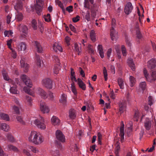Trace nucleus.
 Returning a JSON list of instances; mask_svg holds the SVG:
<instances>
[{
    "mask_svg": "<svg viewBox=\"0 0 156 156\" xmlns=\"http://www.w3.org/2000/svg\"><path fill=\"white\" fill-rule=\"evenodd\" d=\"M16 118L17 120L20 122L21 123H24V122L23 121V119L21 116H20V115H17V116L16 117Z\"/></svg>",
    "mask_w": 156,
    "mask_h": 156,
    "instance_id": "nucleus-58",
    "label": "nucleus"
},
{
    "mask_svg": "<svg viewBox=\"0 0 156 156\" xmlns=\"http://www.w3.org/2000/svg\"><path fill=\"white\" fill-rule=\"evenodd\" d=\"M35 48L38 52H42L43 48L41 45L38 41H35Z\"/></svg>",
    "mask_w": 156,
    "mask_h": 156,
    "instance_id": "nucleus-18",
    "label": "nucleus"
},
{
    "mask_svg": "<svg viewBox=\"0 0 156 156\" xmlns=\"http://www.w3.org/2000/svg\"><path fill=\"white\" fill-rule=\"evenodd\" d=\"M90 37L91 40L93 42H95L96 41V34L94 30H92L91 31L90 33Z\"/></svg>",
    "mask_w": 156,
    "mask_h": 156,
    "instance_id": "nucleus-32",
    "label": "nucleus"
},
{
    "mask_svg": "<svg viewBox=\"0 0 156 156\" xmlns=\"http://www.w3.org/2000/svg\"><path fill=\"white\" fill-rule=\"evenodd\" d=\"M60 101L62 103L63 105H66L67 102V95L65 94H62L61 98L60 99Z\"/></svg>",
    "mask_w": 156,
    "mask_h": 156,
    "instance_id": "nucleus-24",
    "label": "nucleus"
},
{
    "mask_svg": "<svg viewBox=\"0 0 156 156\" xmlns=\"http://www.w3.org/2000/svg\"><path fill=\"white\" fill-rule=\"evenodd\" d=\"M112 52V48H109L107 52V56L108 58V59L110 58V57L111 55V54Z\"/></svg>",
    "mask_w": 156,
    "mask_h": 156,
    "instance_id": "nucleus-62",
    "label": "nucleus"
},
{
    "mask_svg": "<svg viewBox=\"0 0 156 156\" xmlns=\"http://www.w3.org/2000/svg\"><path fill=\"white\" fill-rule=\"evenodd\" d=\"M103 73L105 80L107 81L108 79V73H107V70L105 67H104Z\"/></svg>",
    "mask_w": 156,
    "mask_h": 156,
    "instance_id": "nucleus-44",
    "label": "nucleus"
},
{
    "mask_svg": "<svg viewBox=\"0 0 156 156\" xmlns=\"http://www.w3.org/2000/svg\"><path fill=\"white\" fill-rule=\"evenodd\" d=\"M45 21L47 22H50L51 20L50 15V13H48L47 15H45L44 17Z\"/></svg>",
    "mask_w": 156,
    "mask_h": 156,
    "instance_id": "nucleus-49",
    "label": "nucleus"
},
{
    "mask_svg": "<svg viewBox=\"0 0 156 156\" xmlns=\"http://www.w3.org/2000/svg\"><path fill=\"white\" fill-rule=\"evenodd\" d=\"M42 84L45 87L49 89H52L53 85L52 80L48 78L42 80Z\"/></svg>",
    "mask_w": 156,
    "mask_h": 156,
    "instance_id": "nucleus-4",
    "label": "nucleus"
},
{
    "mask_svg": "<svg viewBox=\"0 0 156 156\" xmlns=\"http://www.w3.org/2000/svg\"><path fill=\"white\" fill-rule=\"evenodd\" d=\"M127 63L132 70H134L135 69V66L133 58H128L127 60Z\"/></svg>",
    "mask_w": 156,
    "mask_h": 156,
    "instance_id": "nucleus-21",
    "label": "nucleus"
},
{
    "mask_svg": "<svg viewBox=\"0 0 156 156\" xmlns=\"http://www.w3.org/2000/svg\"><path fill=\"white\" fill-rule=\"evenodd\" d=\"M91 16L92 17H95L96 15V11L94 10V8H92L91 9Z\"/></svg>",
    "mask_w": 156,
    "mask_h": 156,
    "instance_id": "nucleus-60",
    "label": "nucleus"
},
{
    "mask_svg": "<svg viewBox=\"0 0 156 156\" xmlns=\"http://www.w3.org/2000/svg\"><path fill=\"white\" fill-rule=\"evenodd\" d=\"M81 44H78L77 43H75L74 44V49L75 51L78 52V55H80V53L81 52Z\"/></svg>",
    "mask_w": 156,
    "mask_h": 156,
    "instance_id": "nucleus-29",
    "label": "nucleus"
},
{
    "mask_svg": "<svg viewBox=\"0 0 156 156\" xmlns=\"http://www.w3.org/2000/svg\"><path fill=\"white\" fill-rule=\"evenodd\" d=\"M13 109L16 114H20V111L18 107L16 106V105H14L13 106Z\"/></svg>",
    "mask_w": 156,
    "mask_h": 156,
    "instance_id": "nucleus-52",
    "label": "nucleus"
},
{
    "mask_svg": "<svg viewBox=\"0 0 156 156\" xmlns=\"http://www.w3.org/2000/svg\"><path fill=\"white\" fill-rule=\"evenodd\" d=\"M52 123L54 125H57L59 124L60 121L57 117L55 116H53L51 119Z\"/></svg>",
    "mask_w": 156,
    "mask_h": 156,
    "instance_id": "nucleus-22",
    "label": "nucleus"
},
{
    "mask_svg": "<svg viewBox=\"0 0 156 156\" xmlns=\"http://www.w3.org/2000/svg\"><path fill=\"white\" fill-rule=\"evenodd\" d=\"M87 48L89 52L92 54L94 53V48L92 45H91V44H88V45Z\"/></svg>",
    "mask_w": 156,
    "mask_h": 156,
    "instance_id": "nucleus-51",
    "label": "nucleus"
},
{
    "mask_svg": "<svg viewBox=\"0 0 156 156\" xmlns=\"http://www.w3.org/2000/svg\"><path fill=\"white\" fill-rule=\"evenodd\" d=\"M136 34L137 38H139V39H140V38H142V34L138 29L136 30Z\"/></svg>",
    "mask_w": 156,
    "mask_h": 156,
    "instance_id": "nucleus-57",
    "label": "nucleus"
},
{
    "mask_svg": "<svg viewBox=\"0 0 156 156\" xmlns=\"http://www.w3.org/2000/svg\"><path fill=\"white\" fill-rule=\"evenodd\" d=\"M130 86L131 87H133L135 83V77L132 76H130L129 78Z\"/></svg>",
    "mask_w": 156,
    "mask_h": 156,
    "instance_id": "nucleus-36",
    "label": "nucleus"
},
{
    "mask_svg": "<svg viewBox=\"0 0 156 156\" xmlns=\"http://www.w3.org/2000/svg\"><path fill=\"white\" fill-rule=\"evenodd\" d=\"M7 149L9 150H12L14 152H18L19 151L18 148L12 144H9L7 146Z\"/></svg>",
    "mask_w": 156,
    "mask_h": 156,
    "instance_id": "nucleus-28",
    "label": "nucleus"
},
{
    "mask_svg": "<svg viewBox=\"0 0 156 156\" xmlns=\"http://www.w3.org/2000/svg\"><path fill=\"white\" fill-rule=\"evenodd\" d=\"M69 116L71 119H75L76 116V113L74 109H71L69 110Z\"/></svg>",
    "mask_w": 156,
    "mask_h": 156,
    "instance_id": "nucleus-17",
    "label": "nucleus"
},
{
    "mask_svg": "<svg viewBox=\"0 0 156 156\" xmlns=\"http://www.w3.org/2000/svg\"><path fill=\"white\" fill-rule=\"evenodd\" d=\"M84 7L87 8L88 9H90V3L89 0H84Z\"/></svg>",
    "mask_w": 156,
    "mask_h": 156,
    "instance_id": "nucleus-46",
    "label": "nucleus"
},
{
    "mask_svg": "<svg viewBox=\"0 0 156 156\" xmlns=\"http://www.w3.org/2000/svg\"><path fill=\"white\" fill-rule=\"evenodd\" d=\"M34 123L38 128L41 129H44L46 128V125L44 123V120L43 117H41L39 119H35Z\"/></svg>",
    "mask_w": 156,
    "mask_h": 156,
    "instance_id": "nucleus-3",
    "label": "nucleus"
},
{
    "mask_svg": "<svg viewBox=\"0 0 156 156\" xmlns=\"http://www.w3.org/2000/svg\"><path fill=\"white\" fill-rule=\"evenodd\" d=\"M40 108L41 111L43 113H48L49 110V108L44 102H40Z\"/></svg>",
    "mask_w": 156,
    "mask_h": 156,
    "instance_id": "nucleus-8",
    "label": "nucleus"
},
{
    "mask_svg": "<svg viewBox=\"0 0 156 156\" xmlns=\"http://www.w3.org/2000/svg\"><path fill=\"white\" fill-rule=\"evenodd\" d=\"M0 128L3 130L8 131L9 129V126L7 123H1L0 124Z\"/></svg>",
    "mask_w": 156,
    "mask_h": 156,
    "instance_id": "nucleus-23",
    "label": "nucleus"
},
{
    "mask_svg": "<svg viewBox=\"0 0 156 156\" xmlns=\"http://www.w3.org/2000/svg\"><path fill=\"white\" fill-rule=\"evenodd\" d=\"M52 58L54 61L57 63V64H60V60L57 56L56 55H53L52 56Z\"/></svg>",
    "mask_w": 156,
    "mask_h": 156,
    "instance_id": "nucleus-54",
    "label": "nucleus"
},
{
    "mask_svg": "<svg viewBox=\"0 0 156 156\" xmlns=\"http://www.w3.org/2000/svg\"><path fill=\"white\" fill-rule=\"evenodd\" d=\"M60 64H58L57 66H55L54 69V72L55 74H58L60 69Z\"/></svg>",
    "mask_w": 156,
    "mask_h": 156,
    "instance_id": "nucleus-41",
    "label": "nucleus"
},
{
    "mask_svg": "<svg viewBox=\"0 0 156 156\" xmlns=\"http://www.w3.org/2000/svg\"><path fill=\"white\" fill-rule=\"evenodd\" d=\"M23 8V4L21 1L17 2L14 5V8L18 12L19 10H21Z\"/></svg>",
    "mask_w": 156,
    "mask_h": 156,
    "instance_id": "nucleus-19",
    "label": "nucleus"
},
{
    "mask_svg": "<svg viewBox=\"0 0 156 156\" xmlns=\"http://www.w3.org/2000/svg\"><path fill=\"white\" fill-rule=\"evenodd\" d=\"M23 14L21 12H17L16 17V20L18 21H20L22 20L23 18Z\"/></svg>",
    "mask_w": 156,
    "mask_h": 156,
    "instance_id": "nucleus-33",
    "label": "nucleus"
},
{
    "mask_svg": "<svg viewBox=\"0 0 156 156\" xmlns=\"http://www.w3.org/2000/svg\"><path fill=\"white\" fill-rule=\"evenodd\" d=\"M116 25V21L115 19L113 18L112 21V28L110 31V35L112 41H116L118 38L117 33L115 30L114 28Z\"/></svg>",
    "mask_w": 156,
    "mask_h": 156,
    "instance_id": "nucleus-2",
    "label": "nucleus"
},
{
    "mask_svg": "<svg viewBox=\"0 0 156 156\" xmlns=\"http://www.w3.org/2000/svg\"><path fill=\"white\" fill-rule=\"evenodd\" d=\"M32 25L33 28L34 29H36L37 28V23L35 20H33L32 21Z\"/></svg>",
    "mask_w": 156,
    "mask_h": 156,
    "instance_id": "nucleus-53",
    "label": "nucleus"
},
{
    "mask_svg": "<svg viewBox=\"0 0 156 156\" xmlns=\"http://www.w3.org/2000/svg\"><path fill=\"white\" fill-rule=\"evenodd\" d=\"M156 80V71L155 70H152L151 73V76L149 81L151 82L152 81H155Z\"/></svg>",
    "mask_w": 156,
    "mask_h": 156,
    "instance_id": "nucleus-26",
    "label": "nucleus"
},
{
    "mask_svg": "<svg viewBox=\"0 0 156 156\" xmlns=\"http://www.w3.org/2000/svg\"><path fill=\"white\" fill-rule=\"evenodd\" d=\"M120 149V147L119 145H117L115 149V154H118L119 151Z\"/></svg>",
    "mask_w": 156,
    "mask_h": 156,
    "instance_id": "nucleus-63",
    "label": "nucleus"
},
{
    "mask_svg": "<svg viewBox=\"0 0 156 156\" xmlns=\"http://www.w3.org/2000/svg\"><path fill=\"white\" fill-rule=\"evenodd\" d=\"M139 119V112L138 111L135 112L133 119L134 121H138Z\"/></svg>",
    "mask_w": 156,
    "mask_h": 156,
    "instance_id": "nucleus-45",
    "label": "nucleus"
},
{
    "mask_svg": "<svg viewBox=\"0 0 156 156\" xmlns=\"http://www.w3.org/2000/svg\"><path fill=\"white\" fill-rule=\"evenodd\" d=\"M71 89L72 91L75 95H76L77 94V90L75 86V83L74 82L71 84Z\"/></svg>",
    "mask_w": 156,
    "mask_h": 156,
    "instance_id": "nucleus-39",
    "label": "nucleus"
},
{
    "mask_svg": "<svg viewBox=\"0 0 156 156\" xmlns=\"http://www.w3.org/2000/svg\"><path fill=\"white\" fill-rule=\"evenodd\" d=\"M35 58L37 65L39 67H40V66H41V63L39 55L36 54Z\"/></svg>",
    "mask_w": 156,
    "mask_h": 156,
    "instance_id": "nucleus-38",
    "label": "nucleus"
},
{
    "mask_svg": "<svg viewBox=\"0 0 156 156\" xmlns=\"http://www.w3.org/2000/svg\"><path fill=\"white\" fill-rule=\"evenodd\" d=\"M126 101H120L119 103V110L121 113H123L124 110H125L126 106Z\"/></svg>",
    "mask_w": 156,
    "mask_h": 156,
    "instance_id": "nucleus-13",
    "label": "nucleus"
},
{
    "mask_svg": "<svg viewBox=\"0 0 156 156\" xmlns=\"http://www.w3.org/2000/svg\"><path fill=\"white\" fill-rule=\"evenodd\" d=\"M118 83L120 89H123L124 88V80L122 78L119 77L118 79Z\"/></svg>",
    "mask_w": 156,
    "mask_h": 156,
    "instance_id": "nucleus-25",
    "label": "nucleus"
},
{
    "mask_svg": "<svg viewBox=\"0 0 156 156\" xmlns=\"http://www.w3.org/2000/svg\"><path fill=\"white\" fill-rule=\"evenodd\" d=\"M144 73L145 77L146 78L147 80L149 81V79H150V77H149L148 79L149 74L148 73L147 71L145 68H144Z\"/></svg>",
    "mask_w": 156,
    "mask_h": 156,
    "instance_id": "nucleus-59",
    "label": "nucleus"
},
{
    "mask_svg": "<svg viewBox=\"0 0 156 156\" xmlns=\"http://www.w3.org/2000/svg\"><path fill=\"white\" fill-rule=\"evenodd\" d=\"M146 84L145 82H143L140 84V87L143 90H145L146 88Z\"/></svg>",
    "mask_w": 156,
    "mask_h": 156,
    "instance_id": "nucleus-50",
    "label": "nucleus"
},
{
    "mask_svg": "<svg viewBox=\"0 0 156 156\" xmlns=\"http://www.w3.org/2000/svg\"><path fill=\"white\" fill-rule=\"evenodd\" d=\"M19 30L23 33H27L28 31V28L25 25H21L19 26Z\"/></svg>",
    "mask_w": 156,
    "mask_h": 156,
    "instance_id": "nucleus-31",
    "label": "nucleus"
},
{
    "mask_svg": "<svg viewBox=\"0 0 156 156\" xmlns=\"http://www.w3.org/2000/svg\"><path fill=\"white\" fill-rule=\"evenodd\" d=\"M37 93L43 99H46L48 97L47 92L43 89L41 88H38L37 89Z\"/></svg>",
    "mask_w": 156,
    "mask_h": 156,
    "instance_id": "nucleus-7",
    "label": "nucleus"
},
{
    "mask_svg": "<svg viewBox=\"0 0 156 156\" xmlns=\"http://www.w3.org/2000/svg\"><path fill=\"white\" fill-rule=\"evenodd\" d=\"M19 83H20L19 80L18 79H17V78H16L15 79L14 81H12V84H13V85H15V86H16V84H19Z\"/></svg>",
    "mask_w": 156,
    "mask_h": 156,
    "instance_id": "nucleus-64",
    "label": "nucleus"
},
{
    "mask_svg": "<svg viewBox=\"0 0 156 156\" xmlns=\"http://www.w3.org/2000/svg\"><path fill=\"white\" fill-rule=\"evenodd\" d=\"M156 66V60L155 59H151L148 62L147 67L149 69H152Z\"/></svg>",
    "mask_w": 156,
    "mask_h": 156,
    "instance_id": "nucleus-11",
    "label": "nucleus"
},
{
    "mask_svg": "<svg viewBox=\"0 0 156 156\" xmlns=\"http://www.w3.org/2000/svg\"><path fill=\"white\" fill-rule=\"evenodd\" d=\"M56 137L59 141L65 142L66 140L65 136L61 130H57L55 132Z\"/></svg>",
    "mask_w": 156,
    "mask_h": 156,
    "instance_id": "nucleus-6",
    "label": "nucleus"
},
{
    "mask_svg": "<svg viewBox=\"0 0 156 156\" xmlns=\"http://www.w3.org/2000/svg\"><path fill=\"white\" fill-rule=\"evenodd\" d=\"M36 131H32L29 137V141H31L35 144Z\"/></svg>",
    "mask_w": 156,
    "mask_h": 156,
    "instance_id": "nucleus-15",
    "label": "nucleus"
},
{
    "mask_svg": "<svg viewBox=\"0 0 156 156\" xmlns=\"http://www.w3.org/2000/svg\"><path fill=\"white\" fill-rule=\"evenodd\" d=\"M121 49L122 54L123 56L126 55V50L124 45H122L121 46Z\"/></svg>",
    "mask_w": 156,
    "mask_h": 156,
    "instance_id": "nucleus-47",
    "label": "nucleus"
},
{
    "mask_svg": "<svg viewBox=\"0 0 156 156\" xmlns=\"http://www.w3.org/2000/svg\"><path fill=\"white\" fill-rule=\"evenodd\" d=\"M52 48L55 52H58V51L60 52H61L62 51V47H61L60 44H58L57 43H55L53 44Z\"/></svg>",
    "mask_w": 156,
    "mask_h": 156,
    "instance_id": "nucleus-16",
    "label": "nucleus"
},
{
    "mask_svg": "<svg viewBox=\"0 0 156 156\" xmlns=\"http://www.w3.org/2000/svg\"><path fill=\"white\" fill-rule=\"evenodd\" d=\"M70 40L71 39L69 37L66 36L65 37V41L68 45H69L70 44Z\"/></svg>",
    "mask_w": 156,
    "mask_h": 156,
    "instance_id": "nucleus-61",
    "label": "nucleus"
},
{
    "mask_svg": "<svg viewBox=\"0 0 156 156\" xmlns=\"http://www.w3.org/2000/svg\"><path fill=\"white\" fill-rule=\"evenodd\" d=\"M154 102V100H153V98L151 96H150L148 98V104L150 106L152 104H153Z\"/></svg>",
    "mask_w": 156,
    "mask_h": 156,
    "instance_id": "nucleus-56",
    "label": "nucleus"
},
{
    "mask_svg": "<svg viewBox=\"0 0 156 156\" xmlns=\"http://www.w3.org/2000/svg\"><path fill=\"white\" fill-rule=\"evenodd\" d=\"M18 48L19 51H25L27 49L26 45L24 42H21L19 45Z\"/></svg>",
    "mask_w": 156,
    "mask_h": 156,
    "instance_id": "nucleus-27",
    "label": "nucleus"
},
{
    "mask_svg": "<svg viewBox=\"0 0 156 156\" xmlns=\"http://www.w3.org/2000/svg\"><path fill=\"white\" fill-rule=\"evenodd\" d=\"M36 2L37 4L35 5V9L37 13L40 15L42 10V0H36Z\"/></svg>",
    "mask_w": 156,
    "mask_h": 156,
    "instance_id": "nucleus-5",
    "label": "nucleus"
},
{
    "mask_svg": "<svg viewBox=\"0 0 156 156\" xmlns=\"http://www.w3.org/2000/svg\"><path fill=\"white\" fill-rule=\"evenodd\" d=\"M124 124L123 122L122 121L121 123V126L120 127V134L121 136V142L123 141L124 139Z\"/></svg>",
    "mask_w": 156,
    "mask_h": 156,
    "instance_id": "nucleus-14",
    "label": "nucleus"
},
{
    "mask_svg": "<svg viewBox=\"0 0 156 156\" xmlns=\"http://www.w3.org/2000/svg\"><path fill=\"white\" fill-rule=\"evenodd\" d=\"M13 87H10V91L11 93L14 94H18V91L16 88V86L13 85Z\"/></svg>",
    "mask_w": 156,
    "mask_h": 156,
    "instance_id": "nucleus-34",
    "label": "nucleus"
},
{
    "mask_svg": "<svg viewBox=\"0 0 156 156\" xmlns=\"http://www.w3.org/2000/svg\"><path fill=\"white\" fill-rule=\"evenodd\" d=\"M21 78L28 87H24V91L30 95H33L34 94L33 92H31L30 88V87H31L32 86V83L30 79L27 77V76L24 74H23L21 76Z\"/></svg>",
    "mask_w": 156,
    "mask_h": 156,
    "instance_id": "nucleus-1",
    "label": "nucleus"
},
{
    "mask_svg": "<svg viewBox=\"0 0 156 156\" xmlns=\"http://www.w3.org/2000/svg\"><path fill=\"white\" fill-rule=\"evenodd\" d=\"M144 127L147 130H149L151 128L152 121L150 119L146 118L144 122Z\"/></svg>",
    "mask_w": 156,
    "mask_h": 156,
    "instance_id": "nucleus-9",
    "label": "nucleus"
},
{
    "mask_svg": "<svg viewBox=\"0 0 156 156\" xmlns=\"http://www.w3.org/2000/svg\"><path fill=\"white\" fill-rule=\"evenodd\" d=\"M0 118L3 120L9 121V116L6 114L0 112Z\"/></svg>",
    "mask_w": 156,
    "mask_h": 156,
    "instance_id": "nucleus-30",
    "label": "nucleus"
},
{
    "mask_svg": "<svg viewBox=\"0 0 156 156\" xmlns=\"http://www.w3.org/2000/svg\"><path fill=\"white\" fill-rule=\"evenodd\" d=\"M7 137L8 140L11 142H14V141H15L14 138L13 137L11 134H9V133L7 135Z\"/></svg>",
    "mask_w": 156,
    "mask_h": 156,
    "instance_id": "nucleus-40",
    "label": "nucleus"
},
{
    "mask_svg": "<svg viewBox=\"0 0 156 156\" xmlns=\"http://www.w3.org/2000/svg\"><path fill=\"white\" fill-rule=\"evenodd\" d=\"M28 148L29 149H30L34 153H37V152H38V150L36 147L31 146H29Z\"/></svg>",
    "mask_w": 156,
    "mask_h": 156,
    "instance_id": "nucleus-55",
    "label": "nucleus"
},
{
    "mask_svg": "<svg viewBox=\"0 0 156 156\" xmlns=\"http://www.w3.org/2000/svg\"><path fill=\"white\" fill-rule=\"evenodd\" d=\"M85 19L87 21H89L90 20V12L89 11H87L85 14Z\"/></svg>",
    "mask_w": 156,
    "mask_h": 156,
    "instance_id": "nucleus-42",
    "label": "nucleus"
},
{
    "mask_svg": "<svg viewBox=\"0 0 156 156\" xmlns=\"http://www.w3.org/2000/svg\"><path fill=\"white\" fill-rule=\"evenodd\" d=\"M78 84L79 87L82 89V90H86V85L82 80L80 79H77Z\"/></svg>",
    "mask_w": 156,
    "mask_h": 156,
    "instance_id": "nucleus-20",
    "label": "nucleus"
},
{
    "mask_svg": "<svg viewBox=\"0 0 156 156\" xmlns=\"http://www.w3.org/2000/svg\"><path fill=\"white\" fill-rule=\"evenodd\" d=\"M20 64L21 66L22 67L25 68V69H26V70H27V69H28L29 67V65H28V64H27V63H26L23 60V59H22V60H20Z\"/></svg>",
    "mask_w": 156,
    "mask_h": 156,
    "instance_id": "nucleus-35",
    "label": "nucleus"
},
{
    "mask_svg": "<svg viewBox=\"0 0 156 156\" xmlns=\"http://www.w3.org/2000/svg\"><path fill=\"white\" fill-rule=\"evenodd\" d=\"M133 7L131 2L127 3L124 9V12L126 14H129L132 12Z\"/></svg>",
    "mask_w": 156,
    "mask_h": 156,
    "instance_id": "nucleus-10",
    "label": "nucleus"
},
{
    "mask_svg": "<svg viewBox=\"0 0 156 156\" xmlns=\"http://www.w3.org/2000/svg\"><path fill=\"white\" fill-rule=\"evenodd\" d=\"M43 141V138L40 134H38L36 132L35 136V144H38L41 143Z\"/></svg>",
    "mask_w": 156,
    "mask_h": 156,
    "instance_id": "nucleus-12",
    "label": "nucleus"
},
{
    "mask_svg": "<svg viewBox=\"0 0 156 156\" xmlns=\"http://www.w3.org/2000/svg\"><path fill=\"white\" fill-rule=\"evenodd\" d=\"M56 4H57L61 8L63 12L65 13V9L62 2H60V1H59V0H57V1H56Z\"/></svg>",
    "mask_w": 156,
    "mask_h": 156,
    "instance_id": "nucleus-37",
    "label": "nucleus"
},
{
    "mask_svg": "<svg viewBox=\"0 0 156 156\" xmlns=\"http://www.w3.org/2000/svg\"><path fill=\"white\" fill-rule=\"evenodd\" d=\"M2 73L3 77L4 79H5V80H9V77H8L7 75V73L6 72V71H5V70H3L2 71Z\"/></svg>",
    "mask_w": 156,
    "mask_h": 156,
    "instance_id": "nucleus-43",
    "label": "nucleus"
},
{
    "mask_svg": "<svg viewBox=\"0 0 156 156\" xmlns=\"http://www.w3.org/2000/svg\"><path fill=\"white\" fill-rule=\"evenodd\" d=\"M26 100L29 105H31L32 100L30 97L29 96H26Z\"/></svg>",
    "mask_w": 156,
    "mask_h": 156,
    "instance_id": "nucleus-48",
    "label": "nucleus"
}]
</instances>
